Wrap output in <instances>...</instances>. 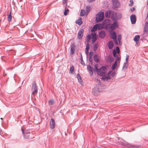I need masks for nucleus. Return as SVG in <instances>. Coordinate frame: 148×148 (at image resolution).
<instances>
[{
	"label": "nucleus",
	"instance_id": "f257e3e1",
	"mask_svg": "<svg viewBox=\"0 0 148 148\" xmlns=\"http://www.w3.org/2000/svg\"><path fill=\"white\" fill-rule=\"evenodd\" d=\"M22 132L23 134V137L25 139H30L34 138V134L31 132H24V130L21 128Z\"/></svg>",
	"mask_w": 148,
	"mask_h": 148
},
{
	"label": "nucleus",
	"instance_id": "f03ea898",
	"mask_svg": "<svg viewBox=\"0 0 148 148\" xmlns=\"http://www.w3.org/2000/svg\"><path fill=\"white\" fill-rule=\"evenodd\" d=\"M112 13L111 17L112 21H116L121 18V15L120 13L115 12L113 11Z\"/></svg>",
	"mask_w": 148,
	"mask_h": 148
},
{
	"label": "nucleus",
	"instance_id": "7ed1b4c3",
	"mask_svg": "<svg viewBox=\"0 0 148 148\" xmlns=\"http://www.w3.org/2000/svg\"><path fill=\"white\" fill-rule=\"evenodd\" d=\"M31 90L32 91V95H34L37 94L38 92L37 86L36 85V82L35 81H34L32 83Z\"/></svg>",
	"mask_w": 148,
	"mask_h": 148
},
{
	"label": "nucleus",
	"instance_id": "20e7f679",
	"mask_svg": "<svg viewBox=\"0 0 148 148\" xmlns=\"http://www.w3.org/2000/svg\"><path fill=\"white\" fill-rule=\"evenodd\" d=\"M104 14L102 12H99L97 15L96 19L97 22H101L104 18Z\"/></svg>",
	"mask_w": 148,
	"mask_h": 148
},
{
	"label": "nucleus",
	"instance_id": "39448f33",
	"mask_svg": "<svg viewBox=\"0 0 148 148\" xmlns=\"http://www.w3.org/2000/svg\"><path fill=\"white\" fill-rule=\"evenodd\" d=\"M106 70V68L105 66H102L97 71V74L102 76H104L105 75V72Z\"/></svg>",
	"mask_w": 148,
	"mask_h": 148
},
{
	"label": "nucleus",
	"instance_id": "423d86ee",
	"mask_svg": "<svg viewBox=\"0 0 148 148\" xmlns=\"http://www.w3.org/2000/svg\"><path fill=\"white\" fill-rule=\"evenodd\" d=\"M67 0H63L62 3L64 6H65V10L64 12V15L65 16L67 15L69 12V10L68 9L66 8L67 6Z\"/></svg>",
	"mask_w": 148,
	"mask_h": 148
},
{
	"label": "nucleus",
	"instance_id": "0eeeda50",
	"mask_svg": "<svg viewBox=\"0 0 148 148\" xmlns=\"http://www.w3.org/2000/svg\"><path fill=\"white\" fill-rule=\"evenodd\" d=\"M112 3L114 8H118L120 6V3L118 0H112Z\"/></svg>",
	"mask_w": 148,
	"mask_h": 148
},
{
	"label": "nucleus",
	"instance_id": "6e6552de",
	"mask_svg": "<svg viewBox=\"0 0 148 148\" xmlns=\"http://www.w3.org/2000/svg\"><path fill=\"white\" fill-rule=\"evenodd\" d=\"M118 27V23L116 21L114 22L110 26V30L112 31L114 30L116 28Z\"/></svg>",
	"mask_w": 148,
	"mask_h": 148
},
{
	"label": "nucleus",
	"instance_id": "1a4fd4ad",
	"mask_svg": "<svg viewBox=\"0 0 148 148\" xmlns=\"http://www.w3.org/2000/svg\"><path fill=\"white\" fill-rule=\"evenodd\" d=\"M84 30L83 29H80L78 33L77 38L79 39H82L83 36Z\"/></svg>",
	"mask_w": 148,
	"mask_h": 148
},
{
	"label": "nucleus",
	"instance_id": "9d476101",
	"mask_svg": "<svg viewBox=\"0 0 148 148\" xmlns=\"http://www.w3.org/2000/svg\"><path fill=\"white\" fill-rule=\"evenodd\" d=\"M101 26L100 25H95L91 29V31L92 32H94L97 30V29H101Z\"/></svg>",
	"mask_w": 148,
	"mask_h": 148
},
{
	"label": "nucleus",
	"instance_id": "9b49d317",
	"mask_svg": "<svg viewBox=\"0 0 148 148\" xmlns=\"http://www.w3.org/2000/svg\"><path fill=\"white\" fill-rule=\"evenodd\" d=\"M55 127V122L54 119L51 118V119L50 127L51 129H53Z\"/></svg>",
	"mask_w": 148,
	"mask_h": 148
},
{
	"label": "nucleus",
	"instance_id": "f8f14e48",
	"mask_svg": "<svg viewBox=\"0 0 148 148\" xmlns=\"http://www.w3.org/2000/svg\"><path fill=\"white\" fill-rule=\"evenodd\" d=\"M113 11L112 10L106 11L105 13V16L106 18H109L110 16H111Z\"/></svg>",
	"mask_w": 148,
	"mask_h": 148
},
{
	"label": "nucleus",
	"instance_id": "ddd939ff",
	"mask_svg": "<svg viewBox=\"0 0 148 148\" xmlns=\"http://www.w3.org/2000/svg\"><path fill=\"white\" fill-rule=\"evenodd\" d=\"M130 20L132 24H134L136 21V17L134 14H132L130 16Z\"/></svg>",
	"mask_w": 148,
	"mask_h": 148
},
{
	"label": "nucleus",
	"instance_id": "4468645a",
	"mask_svg": "<svg viewBox=\"0 0 148 148\" xmlns=\"http://www.w3.org/2000/svg\"><path fill=\"white\" fill-rule=\"evenodd\" d=\"M70 54L73 55L74 54L75 51V46L74 44H72L71 46Z\"/></svg>",
	"mask_w": 148,
	"mask_h": 148
},
{
	"label": "nucleus",
	"instance_id": "2eb2a0df",
	"mask_svg": "<svg viewBox=\"0 0 148 148\" xmlns=\"http://www.w3.org/2000/svg\"><path fill=\"white\" fill-rule=\"evenodd\" d=\"M100 57L97 54H95L94 56V59L95 61L96 62H99L100 61Z\"/></svg>",
	"mask_w": 148,
	"mask_h": 148
},
{
	"label": "nucleus",
	"instance_id": "dca6fc26",
	"mask_svg": "<svg viewBox=\"0 0 148 148\" xmlns=\"http://www.w3.org/2000/svg\"><path fill=\"white\" fill-rule=\"evenodd\" d=\"M105 32L103 30H101L99 34V36L100 38H103L106 36Z\"/></svg>",
	"mask_w": 148,
	"mask_h": 148
},
{
	"label": "nucleus",
	"instance_id": "f3484780",
	"mask_svg": "<svg viewBox=\"0 0 148 148\" xmlns=\"http://www.w3.org/2000/svg\"><path fill=\"white\" fill-rule=\"evenodd\" d=\"M92 93H94V94L95 95H96L95 93V92H101V90H99V87L97 88V85H96V87H95V88L92 89Z\"/></svg>",
	"mask_w": 148,
	"mask_h": 148
},
{
	"label": "nucleus",
	"instance_id": "a211bd4d",
	"mask_svg": "<svg viewBox=\"0 0 148 148\" xmlns=\"http://www.w3.org/2000/svg\"><path fill=\"white\" fill-rule=\"evenodd\" d=\"M87 69L90 71L89 74L90 75H93V69L91 66H87Z\"/></svg>",
	"mask_w": 148,
	"mask_h": 148
},
{
	"label": "nucleus",
	"instance_id": "6ab92c4d",
	"mask_svg": "<svg viewBox=\"0 0 148 148\" xmlns=\"http://www.w3.org/2000/svg\"><path fill=\"white\" fill-rule=\"evenodd\" d=\"M75 23L79 25H81L82 24V18L81 17L79 18L78 20L76 21Z\"/></svg>",
	"mask_w": 148,
	"mask_h": 148
},
{
	"label": "nucleus",
	"instance_id": "aec40b11",
	"mask_svg": "<svg viewBox=\"0 0 148 148\" xmlns=\"http://www.w3.org/2000/svg\"><path fill=\"white\" fill-rule=\"evenodd\" d=\"M122 145H124L125 147H130V148H133L134 147H135V146L134 145H132L130 144H129L128 143H126L124 144H121Z\"/></svg>",
	"mask_w": 148,
	"mask_h": 148
},
{
	"label": "nucleus",
	"instance_id": "412c9836",
	"mask_svg": "<svg viewBox=\"0 0 148 148\" xmlns=\"http://www.w3.org/2000/svg\"><path fill=\"white\" fill-rule=\"evenodd\" d=\"M111 38L114 40H116V32L114 31L111 34Z\"/></svg>",
	"mask_w": 148,
	"mask_h": 148
},
{
	"label": "nucleus",
	"instance_id": "4be33fe9",
	"mask_svg": "<svg viewBox=\"0 0 148 148\" xmlns=\"http://www.w3.org/2000/svg\"><path fill=\"white\" fill-rule=\"evenodd\" d=\"M108 48L109 49H111L113 47V44L112 41H109L108 43Z\"/></svg>",
	"mask_w": 148,
	"mask_h": 148
},
{
	"label": "nucleus",
	"instance_id": "5701e85b",
	"mask_svg": "<svg viewBox=\"0 0 148 148\" xmlns=\"http://www.w3.org/2000/svg\"><path fill=\"white\" fill-rule=\"evenodd\" d=\"M12 12L11 11H10L9 14L8 15V21L10 22L12 20Z\"/></svg>",
	"mask_w": 148,
	"mask_h": 148
},
{
	"label": "nucleus",
	"instance_id": "b1692460",
	"mask_svg": "<svg viewBox=\"0 0 148 148\" xmlns=\"http://www.w3.org/2000/svg\"><path fill=\"white\" fill-rule=\"evenodd\" d=\"M128 65V63L125 62L124 63L123 69V70H126L127 69Z\"/></svg>",
	"mask_w": 148,
	"mask_h": 148
},
{
	"label": "nucleus",
	"instance_id": "393cba45",
	"mask_svg": "<svg viewBox=\"0 0 148 148\" xmlns=\"http://www.w3.org/2000/svg\"><path fill=\"white\" fill-rule=\"evenodd\" d=\"M91 10V8L90 6H87L86 8V11L87 14H88Z\"/></svg>",
	"mask_w": 148,
	"mask_h": 148
},
{
	"label": "nucleus",
	"instance_id": "a878e982",
	"mask_svg": "<svg viewBox=\"0 0 148 148\" xmlns=\"http://www.w3.org/2000/svg\"><path fill=\"white\" fill-rule=\"evenodd\" d=\"M140 38V36L139 35H136L135 36L134 39V40L135 42H136L139 40Z\"/></svg>",
	"mask_w": 148,
	"mask_h": 148
},
{
	"label": "nucleus",
	"instance_id": "bb28decb",
	"mask_svg": "<svg viewBox=\"0 0 148 148\" xmlns=\"http://www.w3.org/2000/svg\"><path fill=\"white\" fill-rule=\"evenodd\" d=\"M92 38H97V34L95 33H92L91 34Z\"/></svg>",
	"mask_w": 148,
	"mask_h": 148
},
{
	"label": "nucleus",
	"instance_id": "cd10ccee",
	"mask_svg": "<svg viewBox=\"0 0 148 148\" xmlns=\"http://www.w3.org/2000/svg\"><path fill=\"white\" fill-rule=\"evenodd\" d=\"M117 65V62L116 61H115L114 64L112 65L111 67V69L112 70H114L115 69L116 66Z\"/></svg>",
	"mask_w": 148,
	"mask_h": 148
},
{
	"label": "nucleus",
	"instance_id": "c85d7f7f",
	"mask_svg": "<svg viewBox=\"0 0 148 148\" xmlns=\"http://www.w3.org/2000/svg\"><path fill=\"white\" fill-rule=\"evenodd\" d=\"M98 43H96L95 44L94 46V47H93V50L94 51H96L97 50L98 48Z\"/></svg>",
	"mask_w": 148,
	"mask_h": 148
},
{
	"label": "nucleus",
	"instance_id": "c756f323",
	"mask_svg": "<svg viewBox=\"0 0 148 148\" xmlns=\"http://www.w3.org/2000/svg\"><path fill=\"white\" fill-rule=\"evenodd\" d=\"M85 11L84 10H81L80 13V16H84L85 15Z\"/></svg>",
	"mask_w": 148,
	"mask_h": 148
},
{
	"label": "nucleus",
	"instance_id": "7c9ffc66",
	"mask_svg": "<svg viewBox=\"0 0 148 148\" xmlns=\"http://www.w3.org/2000/svg\"><path fill=\"white\" fill-rule=\"evenodd\" d=\"M54 103V100L52 99H51L49 101V103L51 105H53Z\"/></svg>",
	"mask_w": 148,
	"mask_h": 148
},
{
	"label": "nucleus",
	"instance_id": "2f4dec72",
	"mask_svg": "<svg viewBox=\"0 0 148 148\" xmlns=\"http://www.w3.org/2000/svg\"><path fill=\"white\" fill-rule=\"evenodd\" d=\"M74 67L73 66H71L70 69V72H71V73H72L74 72Z\"/></svg>",
	"mask_w": 148,
	"mask_h": 148
},
{
	"label": "nucleus",
	"instance_id": "473e14b6",
	"mask_svg": "<svg viewBox=\"0 0 148 148\" xmlns=\"http://www.w3.org/2000/svg\"><path fill=\"white\" fill-rule=\"evenodd\" d=\"M91 38V36L90 35L88 34L87 35V42H88V41H89L90 39Z\"/></svg>",
	"mask_w": 148,
	"mask_h": 148
},
{
	"label": "nucleus",
	"instance_id": "72a5a7b5",
	"mask_svg": "<svg viewBox=\"0 0 148 148\" xmlns=\"http://www.w3.org/2000/svg\"><path fill=\"white\" fill-rule=\"evenodd\" d=\"M95 68L94 69V70L95 71L97 72V71H98L99 70V69H98L97 67V65H95L94 66Z\"/></svg>",
	"mask_w": 148,
	"mask_h": 148
},
{
	"label": "nucleus",
	"instance_id": "f704fd0d",
	"mask_svg": "<svg viewBox=\"0 0 148 148\" xmlns=\"http://www.w3.org/2000/svg\"><path fill=\"white\" fill-rule=\"evenodd\" d=\"M148 31V27H144L143 29V32L144 33L146 32L147 33Z\"/></svg>",
	"mask_w": 148,
	"mask_h": 148
},
{
	"label": "nucleus",
	"instance_id": "c9c22d12",
	"mask_svg": "<svg viewBox=\"0 0 148 148\" xmlns=\"http://www.w3.org/2000/svg\"><path fill=\"white\" fill-rule=\"evenodd\" d=\"M95 79L96 80L97 82H98L99 84H98V86L99 87V86H100L101 84V81L100 80L98 79L97 78H95Z\"/></svg>",
	"mask_w": 148,
	"mask_h": 148
},
{
	"label": "nucleus",
	"instance_id": "e433bc0d",
	"mask_svg": "<svg viewBox=\"0 0 148 148\" xmlns=\"http://www.w3.org/2000/svg\"><path fill=\"white\" fill-rule=\"evenodd\" d=\"M80 60H81V64L82 65H83L84 66L85 65V63L84 62V61H83V59H82V58H80Z\"/></svg>",
	"mask_w": 148,
	"mask_h": 148
},
{
	"label": "nucleus",
	"instance_id": "4c0bfd02",
	"mask_svg": "<svg viewBox=\"0 0 148 148\" xmlns=\"http://www.w3.org/2000/svg\"><path fill=\"white\" fill-rule=\"evenodd\" d=\"M110 78H111V77H110V76H106V77H102L101 78V79H110Z\"/></svg>",
	"mask_w": 148,
	"mask_h": 148
},
{
	"label": "nucleus",
	"instance_id": "58836bf2",
	"mask_svg": "<svg viewBox=\"0 0 148 148\" xmlns=\"http://www.w3.org/2000/svg\"><path fill=\"white\" fill-rule=\"evenodd\" d=\"M116 53L119 54L120 52V49L118 47H116Z\"/></svg>",
	"mask_w": 148,
	"mask_h": 148
},
{
	"label": "nucleus",
	"instance_id": "ea45409f",
	"mask_svg": "<svg viewBox=\"0 0 148 148\" xmlns=\"http://www.w3.org/2000/svg\"><path fill=\"white\" fill-rule=\"evenodd\" d=\"M128 59H129V55H126V61L125 62H127L128 63Z\"/></svg>",
	"mask_w": 148,
	"mask_h": 148
},
{
	"label": "nucleus",
	"instance_id": "a19ab883",
	"mask_svg": "<svg viewBox=\"0 0 148 148\" xmlns=\"http://www.w3.org/2000/svg\"><path fill=\"white\" fill-rule=\"evenodd\" d=\"M89 45L88 43L86 45V50H88L89 49Z\"/></svg>",
	"mask_w": 148,
	"mask_h": 148
},
{
	"label": "nucleus",
	"instance_id": "79ce46f5",
	"mask_svg": "<svg viewBox=\"0 0 148 148\" xmlns=\"http://www.w3.org/2000/svg\"><path fill=\"white\" fill-rule=\"evenodd\" d=\"M116 61L117 62V61H120V60H121V58H119L118 55H116Z\"/></svg>",
	"mask_w": 148,
	"mask_h": 148
},
{
	"label": "nucleus",
	"instance_id": "37998d69",
	"mask_svg": "<svg viewBox=\"0 0 148 148\" xmlns=\"http://www.w3.org/2000/svg\"><path fill=\"white\" fill-rule=\"evenodd\" d=\"M113 55L114 57H116V56L117 55L116 54V52L115 50H113Z\"/></svg>",
	"mask_w": 148,
	"mask_h": 148
},
{
	"label": "nucleus",
	"instance_id": "c03bdc74",
	"mask_svg": "<svg viewBox=\"0 0 148 148\" xmlns=\"http://www.w3.org/2000/svg\"><path fill=\"white\" fill-rule=\"evenodd\" d=\"M130 1L131 3L129 4V5L130 6H132V5H133V1L132 0H130Z\"/></svg>",
	"mask_w": 148,
	"mask_h": 148
},
{
	"label": "nucleus",
	"instance_id": "a18cd8bd",
	"mask_svg": "<svg viewBox=\"0 0 148 148\" xmlns=\"http://www.w3.org/2000/svg\"><path fill=\"white\" fill-rule=\"evenodd\" d=\"M144 27H148V21L145 22Z\"/></svg>",
	"mask_w": 148,
	"mask_h": 148
},
{
	"label": "nucleus",
	"instance_id": "49530a36",
	"mask_svg": "<svg viewBox=\"0 0 148 148\" xmlns=\"http://www.w3.org/2000/svg\"><path fill=\"white\" fill-rule=\"evenodd\" d=\"M116 74V73L115 72H113L111 75V77H114Z\"/></svg>",
	"mask_w": 148,
	"mask_h": 148
},
{
	"label": "nucleus",
	"instance_id": "de8ad7c7",
	"mask_svg": "<svg viewBox=\"0 0 148 148\" xmlns=\"http://www.w3.org/2000/svg\"><path fill=\"white\" fill-rule=\"evenodd\" d=\"M97 40V38H92V43H94Z\"/></svg>",
	"mask_w": 148,
	"mask_h": 148
},
{
	"label": "nucleus",
	"instance_id": "09e8293b",
	"mask_svg": "<svg viewBox=\"0 0 148 148\" xmlns=\"http://www.w3.org/2000/svg\"><path fill=\"white\" fill-rule=\"evenodd\" d=\"M77 79L79 82L81 83V82H82V80L81 77L80 78H78V79Z\"/></svg>",
	"mask_w": 148,
	"mask_h": 148
},
{
	"label": "nucleus",
	"instance_id": "8fccbe9b",
	"mask_svg": "<svg viewBox=\"0 0 148 148\" xmlns=\"http://www.w3.org/2000/svg\"><path fill=\"white\" fill-rule=\"evenodd\" d=\"M93 55V52L92 51H91L89 53V56H90V57L92 56Z\"/></svg>",
	"mask_w": 148,
	"mask_h": 148
},
{
	"label": "nucleus",
	"instance_id": "3c124183",
	"mask_svg": "<svg viewBox=\"0 0 148 148\" xmlns=\"http://www.w3.org/2000/svg\"><path fill=\"white\" fill-rule=\"evenodd\" d=\"M87 1L89 3H90L92 2H93L95 0H87Z\"/></svg>",
	"mask_w": 148,
	"mask_h": 148
},
{
	"label": "nucleus",
	"instance_id": "603ef678",
	"mask_svg": "<svg viewBox=\"0 0 148 148\" xmlns=\"http://www.w3.org/2000/svg\"><path fill=\"white\" fill-rule=\"evenodd\" d=\"M77 79H78V78H80L81 77L79 74L78 73L77 74Z\"/></svg>",
	"mask_w": 148,
	"mask_h": 148
},
{
	"label": "nucleus",
	"instance_id": "864d4df0",
	"mask_svg": "<svg viewBox=\"0 0 148 148\" xmlns=\"http://www.w3.org/2000/svg\"><path fill=\"white\" fill-rule=\"evenodd\" d=\"M135 10V8L134 7H132L130 9V10L132 12H133Z\"/></svg>",
	"mask_w": 148,
	"mask_h": 148
},
{
	"label": "nucleus",
	"instance_id": "5fc2aeb1",
	"mask_svg": "<svg viewBox=\"0 0 148 148\" xmlns=\"http://www.w3.org/2000/svg\"><path fill=\"white\" fill-rule=\"evenodd\" d=\"M92 57L89 56V58H88L89 60H90V62H92V60H90L91 59Z\"/></svg>",
	"mask_w": 148,
	"mask_h": 148
},
{
	"label": "nucleus",
	"instance_id": "6e6d98bb",
	"mask_svg": "<svg viewBox=\"0 0 148 148\" xmlns=\"http://www.w3.org/2000/svg\"><path fill=\"white\" fill-rule=\"evenodd\" d=\"M115 40V43L116 45H117L118 44V43L117 41L116 40Z\"/></svg>",
	"mask_w": 148,
	"mask_h": 148
},
{
	"label": "nucleus",
	"instance_id": "4d7b16f0",
	"mask_svg": "<svg viewBox=\"0 0 148 148\" xmlns=\"http://www.w3.org/2000/svg\"><path fill=\"white\" fill-rule=\"evenodd\" d=\"M118 40L119 41V43H120V41L121 40V38H118Z\"/></svg>",
	"mask_w": 148,
	"mask_h": 148
},
{
	"label": "nucleus",
	"instance_id": "13d9d810",
	"mask_svg": "<svg viewBox=\"0 0 148 148\" xmlns=\"http://www.w3.org/2000/svg\"><path fill=\"white\" fill-rule=\"evenodd\" d=\"M85 52L86 54H88V50H86Z\"/></svg>",
	"mask_w": 148,
	"mask_h": 148
},
{
	"label": "nucleus",
	"instance_id": "bf43d9fd",
	"mask_svg": "<svg viewBox=\"0 0 148 148\" xmlns=\"http://www.w3.org/2000/svg\"><path fill=\"white\" fill-rule=\"evenodd\" d=\"M110 60L112 62L113 60V58H110Z\"/></svg>",
	"mask_w": 148,
	"mask_h": 148
},
{
	"label": "nucleus",
	"instance_id": "052dcab7",
	"mask_svg": "<svg viewBox=\"0 0 148 148\" xmlns=\"http://www.w3.org/2000/svg\"><path fill=\"white\" fill-rule=\"evenodd\" d=\"M111 71H109V72L108 73V74H110L111 73Z\"/></svg>",
	"mask_w": 148,
	"mask_h": 148
},
{
	"label": "nucleus",
	"instance_id": "680f3d73",
	"mask_svg": "<svg viewBox=\"0 0 148 148\" xmlns=\"http://www.w3.org/2000/svg\"><path fill=\"white\" fill-rule=\"evenodd\" d=\"M80 55H81V58H82V55L81 53H80Z\"/></svg>",
	"mask_w": 148,
	"mask_h": 148
},
{
	"label": "nucleus",
	"instance_id": "e2e57ef3",
	"mask_svg": "<svg viewBox=\"0 0 148 148\" xmlns=\"http://www.w3.org/2000/svg\"><path fill=\"white\" fill-rule=\"evenodd\" d=\"M147 5H148V1H147Z\"/></svg>",
	"mask_w": 148,
	"mask_h": 148
},
{
	"label": "nucleus",
	"instance_id": "0e129e2a",
	"mask_svg": "<svg viewBox=\"0 0 148 148\" xmlns=\"http://www.w3.org/2000/svg\"><path fill=\"white\" fill-rule=\"evenodd\" d=\"M1 119H2V118H1Z\"/></svg>",
	"mask_w": 148,
	"mask_h": 148
}]
</instances>
